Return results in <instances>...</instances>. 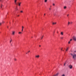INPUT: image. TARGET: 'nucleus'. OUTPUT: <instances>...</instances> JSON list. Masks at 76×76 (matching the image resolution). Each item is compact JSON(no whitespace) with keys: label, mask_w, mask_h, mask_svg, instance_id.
<instances>
[{"label":"nucleus","mask_w":76,"mask_h":76,"mask_svg":"<svg viewBox=\"0 0 76 76\" xmlns=\"http://www.w3.org/2000/svg\"><path fill=\"white\" fill-rule=\"evenodd\" d=\"M73 40H74V41H76V38H73Z\"/></svg>","instance_id":"obj_11"},{"label":"nucleus","mask_w":76,"mask_h":76,"mask_svg":"<svg viewBox=\"0 0 76 76\" xmlns=\"http://www.w3.org/2000/svg\"><path fill=\"white\" fill-rule=\"evenodd\" d=\"M71 24H72V22L70 23Z\"/></svg>","instance_id":"obj_35"},{"label":"nucleus","mask_w":76,"mask_h":76,"mask_svg":"<svg viewBox=\"0 0 76 76\" xmlns=\"http://www.w3.org/2000/svg\"><path fill=\"white\" fill-rule=\"evenodd\" d=\"M69 14H68V15H67V16H69Z\"/></svg>","instance_id":"obj_32"},{"label":"nucleus","mask_w":76,"mask_h":76,"mask_svg":"<svg viewBox=\"0 0 76 76\" xmlns=\"http://www.w3.org/2000/svg\"><path fill=\"white\" fill-rule=\"evenodd\" d=\"M17 16H19V15H17Z\"/></svg>","instance_id":"obj_37"},{"label":"nucleus","mask_w":76,"mask_h":76,"mask_svg":"<svg viewBox=\"0 0 76 76\" xmlns=\"http://www.w3.org/2000/svg\"><path fill=\"white\" fill-rule=\"evenodd\" d=\"M2 6H3V5H2V4H1V8H2Z\"/></svg>","instance_id":"obj_24"},{"label":"nucleus","mask_w":76,"mask_h":76,"mask_svg":"<svg viewBox=\"0 0 76 76\" xmlns=\"http://www.w3.org/2000/svg\"><path fill=\"white\" fill-rule=\"evenodd\" d=\"M18 1V0H15L14 1L15 3V4H17V3H16V1Z\"/></svg>","instance_id":"obj_6"},{"label":"nucleus","mask_w":76,"mask_h":76,"mask_svg":"<svg viewBox=\"0 0 76 76\" xmlns=\"http://www.w3.org/2000/svg\"><path fill=\"white\" fill-rule=\"evenodd\" d=\"M29 52H30V51H29L28 53H29Z\"/></svg>","instance_id":"obj_36"},{"label":"nucleus","mask_w":76,"mask_h":76,"mask_svg":"<svg viewBox=\"0 0 76 76\" xmlns=\"http://www.w3.org/2000/svg\"><path fill=\"white\" fill-rule=\"evenodd\" d=\"M0 2H2L3 0H0Z\"/></svg>","instance_id":"obj_20"},{"label":"nucleus","mask_w":76,"mask_h":76,"mask_svg":"<svg viewBox=\"0 0 76 76\" xmlns=\"http://www.w3.org/2000/svg\"><path fill=\"white\" fill-rule=\"evenodd\" d=\"M69 24H70V22H68V25H69Z\"/></svg>","instance_id":"obj_17"},{"label":"nucleus","mask_w":76,"mask_h":76,"mask_svg":"<svg viewBox=\"0 0 76 76\" xmlns=\"http://www.w3.org/2000/svg\"><path fill=\"white\" fill-rule=\"evenodd\" d=\"M71 56H72V58L74 59L75 60L76 58V54L74 53L73 54L72 53H71Z\"/></svg>","instance_id":"obj_1"},{"label":"nucleus","mask_w":76,"mask_h":76,"mask_svg":"<svg viewBox=\"0 0 76 76\" xmlns=\"http://www.w3.org/2000/svg\"><path fill=\"white\" fill-rule=\"evenodd\" d=\"M15 31H13L12 33V34L13 35H15Z\"/></svg>","instance_id":"obj_8"},{"label":"nucleus","mask_w":76,"mask_h":76,"mask_svg":"<svg viewBox=\"0 0 76 76\" xmlns=\"http://www.w3.org/2000/svg\"><path fill=\"white\" fill-rule=\"evenodd\" d=\"M11 45H12L11 44Z\"/></svg>","instance_id":"obj_41"},{"label":"nucleus","mask_w":76,"mask_h":76,"mask_svg":"<svg viewBox=\"0 0 76 76\" xmlns=\"http://www.w3.org/2000/svg\"><path fill=\"white\" fill-rule=\"evenodd\" d=\"M66 63H64V66H65L66 65Z\"/></svg>","instance_id":"obj_31"},{"label":"nucleus","mask_w":76,"mask_h":76,"mask_svg":"<svg viewBox=\"0 0 76 76\" xmlns=\"http://www.w3.org/2000/svg\"><path fill=\"white\" fill-rule=\"evenodd\" d=\"M2 25V23L0 22V26H1Z\"/></svg>","instance_id":"obj_10"},{"label":"nucleus","mask_w":76,"mask_h":76,"mask_svg":"<svg viewBox=\"0 0 76 76\" xmlns=\"http://www.w3.org/2000/svg\"><path fill=\"white\" fill-rule=\"evenodd\" d=\"M28 54V53H26V54Z\"/></svg>","instance_id":"obj_39"},{"label":"nucleus","mask_w":76,"mask_h":76,"mask_svg":"<svg viewBox=\"0 0 76 76\" xmlns=\"http://www.w3.org/2000/svg\"><path fill=\"white\" fill-rule=\"evenodd\" d=\"M2 23L3 24L4 23V21H2Z\"/></svg>","instance_id":"obj_18"},{"label":"nucleus","mask_w":76,"mask_h":76,"mask_svg":"<svg viewBox=\"0 0 76 76\" xmlns=\"http://www.w3.org/2000/svg\"><path fill=\"white\" fill-rule=\"evenodd\" d=\"M49 10H51V8H49Z\"/></svg>","instance_id":"obj_26"},{"label":"nucleus","mask_w":76,"mask_h":76,"mask_svg":"<svg viewBox=\"0 0 76 76\" xmlns=\"http://www.w3.org/2000/svg\"><path fill=\"white\" fill-rule=\"evenodd\" d=\"M11 42H12V39H11V40L10 41V43H11Z\"/></svg>","instance_id":"obj_23"},{"label":"nucleus","mask_w":76,"mask_h":76,"mask_svg":"<svg viewBox=\"0 0 76 76\" xmlns=\"http://www.w3.org/2000/svg\"><path fill=\"white\" fill-rule=\"evenodd\" d=\"M63 51H64V50H63Z\"/></svg>","instance_id":"obj_43"},{"label":"nucleus","mask_w":76,"mask_h":76,"mask_svg":"<svg viewBox=\"0 0 76 76\" xmlns=\"http://www.w3.org/2000/svg\"><path fill=\"white\" fill-rule=\"evenodd\" d=\"M68 67L69 69H72L73 67V66H72V65H69Z\"/></svg>","instance_id":"obj_2"},{"label":"nucleus","mask_w":76,"mask_h":76,"mask_svg":"<svg viewBox=\"0 0 76 76\" xmlns=\"http://www.w3.org/2000/svg\"><path fill=\"white\" fill-rule=\"evenodd\" d=\"M53 6H55V4L54 3H53Z\"/></svg>","instance_id":"obj_21"},{"label":"nucleus","mask_w":76,"mask_h":76,"mask_svg":"<svg viewBox=\"0 0 76 76\" xmlns=\"http://www.w3.org/2000/svg\"><path fill=\"white\" fill-rule=\"evenodd\" d=\"M8 27H9V26H7V28H8Z\"/></svg>","instance_id":"obj_40"},{"label":"nucleus","mask_w":76,"mask_h":76,"mask_svg":"<svg viewBox=\"0 0 76 76\" xmlns=\"http://www.w3.org/2000/svg\"><path fill=\"white\" fill-rule=\"evenodd\" d=\"M68 50H69V48H67L66 49V51H67Z\"/></svg>","instance_id":"obj_12"},{"label":"nucleus","mask_w":76,"mask_h":76,"mask_svg":"<svg viewBox=\"0 0 76 76\" xmlns=\"http://www.w3.org/2000/svg\"><path fill=\"white\" fill-rule=\"evenodd\" d=\"M24 28V27H23V26H22V32H23Z\"/></svg>","instance_id":"obj_7"},{"label":"nucleus","mask_w":76,"mask_h":76,"mask_svg":"<svg viewBox=\"0 0 76 76\" xmlns=\"http://www.w3.org/2000/svg\"><path fill=\"white\" fill-rule=\"evenodd\" d=\"M59 74V73H57L55 75H53V76H58V75Z\"/></svg>","instance_id":"obj_4"},{"label":"nucleus","mask_w":76,"mask_h":76,"mask_svg":"<svg viewBox=\"0 0 76 76\" xmlns=\"http://www.w3.org/2000/svg\"><path fill=\"white\" fill-rule=\"evenodd\" d=\"M20 13H23V11H21L20 12Z\"/></svg>","instance_id":"obj_25"},{"label":"nucleus","mask_w":76,"mask_h":76,"mask_svg":"<svg viewBox=\"0 0 76 76\" xmlns=\"http://www.w3.org/2000/svg\"><path fill=\"white\" fill-rule=\"evenodd\" d=\"M73 38H76V37L75 36H74L73 37Z\"/></svg>","instance_id":"obj_13"},{"label":"nucleus","mask_w":76,"mask_h":76,"mask_svg":"<svg viewBox=\"0 0 76 76\" xmlns=\"http://www.w3.org/2000/svg\"><path fill=\"white\" fill-rule=\"evenodd\" d=\"M39 47H41V45H39Z\"/></svg>","instance_id":"obj_38"},{"label":"nucleus","mask_w":76,"mask_h":76,"mask_svg":"<svg viewBox=\"0 0 76 76\" xmlns=\"http://www.w3.org/2000/svg\"><path fill=\"white\" fill-rule=\"evenodd\" d=\"M44 15L45 16V14H44Z\"/></svg>","instance_id":"obj_33"},{"label":"nucleus","mask_w":76,"mask_h":76,"mask_svg":"<svg viewBox=\"0 0 76 76\" xmlns=\"http://www.w3.org/2000/svg\"><path fill=\"white\" fill-rule=\"evenodd\" d=\"M62 49H63V48H62L61 49V50L62 51L63 50Z\"/></svg>","instance_id":"obj_34"},{"label":"nucleus","mask_w":76,"mask_h":76,"mask_svg":"<svg viewBox=\"0 0 76 76\" xmlns=\"http://www.w3.org/2000/svg\"><path fill=\"white\" fill-rule=\"evenodd\" d=\"M14 61H16V58H14Z\"/></svg>","instance_id":"obj_22"},{"label":"nucleus","mask_w":76,"mask_h":76,"mask_svg":"<svg viewBox=\"0 0 76 76\" xmlns=\"http://www.w3.org/2000/svg\"><path fill=\"white\" fill-rule=\"evenodd\" d=\"M61 76H65V75L64 74H63Z\"/></svg>","instance_id":"obj_19"},{"label":"nucleus","mask_w":76,"mask_h":76,"mask_svg":"<svg viewBox=\"0 0 76 76\" xmlns=\"http://www.w3.org/2000/svg\"><path fill=\"white\" fill-rule=\"evenodd\" d=\"M53 25H56V23H53Z\"/></svg>","instance_id":"obj_15"},{"label":"nucleus","mask_w":76,"mask_h":76,"mask_svg":"<svg viewBox=\"0 0 76 76\" xmlns=\"http://www.w3.org/2000/svg\"><path fill=\"white\" fill-rule=\"evenodd\" d=\"M36 58H38L39 57V55H38L37 56H35Z\"/></svg>","instance_id":"obj_5"},{"label":"nucleus","mask_w":76,"mask_h":76,"mask_svg":"<svg viewBox=\"0 0 76 76\" xmlns=\"http://www.w3.org/2000/svg\"><path fill=\"white\" fill-rule=\"evenodd\" d=\"M47 2V0H45V3H46Z\"/></svg>","instance_id":"obj_16"},{"label":"nucleus","mask_w":76,"mask_h":76,"mask_svg":"<svg viewBox=\"0 0 76 76\" xmlns=\"http://www.w3.org/2000/svg\"><path fill=\"white\" fill-rule=\"evenodd\" d=\"M61 35H63V32H61Z\"/></svg>","instance_id":"obj_9"},{"label":"nucleus","mask_w":76,"mask_h":76,"mask_svg":"<svg viewBox=\"0 0 76 76\" xmlns=\"http://www.w3.org/2000/svg\"><path fill=\"white\" fill-rule=\"evenodd\" d=\"M70 41H69L68 42V44H70Z\"/></svg>","instance_id":"obj_27"},{"label":"nucleus","mask_w":76,"mask_h":76,"mask_svg":"<svg viewBox=\"0 0 76 76\" xmlns=\"http://www.w3.org/2000/svg\"><path fill=\"white\" fill-rule=\"evenodd\" d=\"M43 37H44L43 36H42V37L41 38H43Z\"/></svg>","instance_id":"obj_30"},{"label":"nucleus","mask_w":76,"mask_h":76,"mask_svg":"<svg viewBox=\"0 0 76 76\" xmlns=\"http://www.w3.org/2000/svg\"><path fill=\"white\" fill-rule=\"evenodd\" d=\"M17 10H18V9H17Z\"/></svg>","instance_id":"obj_44"},{"label":"nucleus","mask_w":76,"mask_h":76,"mask_svg":"<svg viewBox=\"0 0 76 76\" xmlns=\"http://www.w3.org/2000/svg\"><path fill=\"white\" fill-rule=\"evenodd\" d=\"M72 40V39H71L70 40V41H71Z\"/></svg>","instance_id":"obj_28"},{"label":"nucleus","mask_w":76,"mask_h":76,"mask_svg":"<svg viewBox=\"0 0 76 76\" xmlns=\"http://www.w3.org/2000/svg\"><path fill=\"white\" fill-rule=\"evenodd\" d=\"M22 33L21 32H19V34H21Z\"/></svg>","instance_id":"obj_29"},{"label":"nucleus","mask_w":76,"mask_h":76,"mask_svg":"<svg viewBox=\"0 0 76 76\" xmlns=\"http://www.w3.org/2000/svg\"><path fill=\"white\" fill-rule=\"evenodd\" d=\"M50 7H51V6H50Z\"/></svg>","instance_id":"obj_42"},{"label":"nucleus","mask_w":76,"mask_h":76,"mask_svg":"<svg viewBox=\"0 0 76 76\" xmlns=\"http://www.w3.org/2000/svg\"><path fill=\"white\" fill-rule=\"evenodd\" d=\"M66 7H66V6H65L64 7V9H66Z\"/></svg>","instance_id":"obj_14"},{"label":"nucleus","mask_w":76,"mask_h":76,"mask_svg":"<svg viewBox=\"0 0 76 76\" xmlns=\"http://www.w3.org/2000/svg\"><path fill=\"white\" fill-rule=\"evenodd\" d=\"M22 4V2H18V4H16V5H18L19 6H20V4Z\"/></svg>","instance_id":"obj_3"}]
</instances>
